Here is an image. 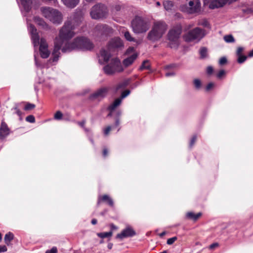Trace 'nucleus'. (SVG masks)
<instances>
[{"label": "nucleus", "mask_w": 253, "mask_h": 253, "mask_svg": "<svg viewBox=\"0 0 253 253\" xmlns=\"http://www.w3.org/2000/svg\"><path fill=\"white\" fill-rule=\"evenodd\" d=\"M128 83L127 81L119 83L116 87L115 91H118L120 89L125 88L128 84Z\"/></svg>", "instance_id": "473e14b6"}, {"label": "nucleus", "mask_w": 253, "mask_h": 253, "mask_svg": "<svg viewBox=\"0 0 253 253\" xmlns=\"http://www.w3.org/2000/svg\"><path fill=\"white\" fill-rule=\"evenodd\" d=\"M42 15L54 24H60L63 21V15L58 10L49 7L41 8Z\"/></svg>", "instance_id": "39448f33"}, {"label": "nucleus", "mask_w": 253, "mask_h": 253, "mask_svg": "<svg viewBox=\"0 0 253 253\" xmlns=\"http://www.w3.org/2000/svg\"><path fill=\"white\" fill-rule=\"evenodd\" d=\"M166 234V232H163L162 233H160L159 234V236L161 237H162L163 236H164V235H165Z\"/></svg>", "instance_id": "69168bd1"}, {"label": "nucleus", "mask_w": 253, "mask_h": 253, "mask_svg": "<svg viewBox=\"0 0 253 253\" xmlns=\"http://www.w3.org/2000/svg\"><path fill=\"white\" fill-rule=\"evenodd\" d=\"M130 93V91L128 90H126L124 91H123L122 93L121 96L120 97V98H122V100L126 97Z\"/></svg>", "instance_id": "79ce46f5"}, {"label": "nucleus", "mask_w": 253, "mask_h": 253, "mask_svg": "<svg viewBox=\"0 0 253 253\" xmlns=\"http://www.w3.org/2000/svg\"><path fill=\"white\" fill-rule=\"evenodd\" d=\"M111 129V127L110 126H107L104 130V133L105 135H108Z\"/></svg>", "instance_id": "09e8293b"}, {"label": "nucleus", "mask_w": 253, "mask_h": 253, "mask_svg": "<svg viewBox=\"0 0 253 253\" xmlns=\"http://www.w3.org/2000/svg\"><path fill=\"white\" fill-rule=\"evenodd\" d=\"M199 52L202 58H205L208 56V49L206 47H203L201 48Z\"/></svg>", "instance_id": "2f4dec72"}, {"label": "nucleus", "mask_w": 253, "mask_h": 253, "mask_svg": "<svg viewBox=\"0 0 253 253\" xmlns=\"http://www.w3.org/2000/svg\"><path fill=\"white\" fill-rule=\"evenodd\" d=\"M78 124L81 126L82 127H84V124H85V122L84 121H82V122H79L78 123Z\"/></svg>", "instance_id": "13d9d810"}, {"label": "nucleus", "mask_w": 253, "mask_h": 253, "mask_svg": "<svg viewBox=\"0 0 253 253\" xmlns=\"http://www.w3.org/2000/svg\"><path fill=\"white\" fill-rule=\"evenodd\" d=\"M222 63H227V59L226 56H222Z\"/></svg>", "instance_id": "5fc2aeb1"}, {"label": "nucleus", "mask_w": 253, "mask_h": 253, "mask_svg": "<svg viewBox=\"0 0 253 253\" xmlns=\"http://www.w3.org/2000/svg\"><path fill=\"white\" fill-rule=\"evenodd\" d=\"M111 228L112 230H114V229H117V227L114 225V224H112L111 225Z\"/></svg>", "instance_id": "0e129e2a"}, {"label": "nucleus", "mask_w": 253, "mask_h": 253, "mask_svg": "<svg viewBox=\"0 0 253 253\" xmlns=\"http://www.w3.org/2000/svg\"><path fill=\"white\" fill-rule=\"evenodd\" d=\"M106 7L101 4H97L92 7L90 14L92 18L98 19L105 17L107 14Z\"/></svg>", "instance_id": "1a4fd4ad"}, {"label": "nucleus", "mask_w": 253, "mask_h": 253, "mask_svg": "<svg viewBox=\"0 0 253 253\" xmlns=\"http://www.w3.org/2000/svg\"><path fill=\"white\" fill-rule=\"evenodd\" d=\"M95 30L96 32L101 34H107L111 32L112 31V29L110 27L104 25H97Z\"/></svg>", "instance_id": "a211bd4d"}, {"label": "nucleus", "mask_w": 253, "mask_h": 253, "mask_svg": "<svg viewBox=\"0 0 253 253\" xmlns=\"http://www.w3.org/2000/svg\"><path fill=\"white\" fill-rule=\"evenodd\" d=\"M140 70H150V64H141L140 67L139 68Z\"/></svg>", "instance_id": "e433bc0d"}, {"label": "nucleus", "mask_w": 253, "mask_h": 253, "mask_svg": "<svg viewBox=\"0 0 253 253\" xmlns=\"http://www.w3.org/2000/svg\"><path fill=\"white\" fill-rule=\"evenodd\" d=\"M9 129L6 125L4 122L2 121L0 127V138H3L8 135Z\"/></svg>", "instance_id": "6ab92c4d"}, {"label": "nucleus", "mask_w": 253, "mask_h": 253, "mask_svg": "<svg viewBox=\"0 0 253 253\" xmlns=\"http://www.w3.org/2000/svg\"><path fill=\"white\" fill-rule=\"evenodd\" d=\"M45 253H57V249L55 247H53L50 250H47Z\"/></svg>", "instance_id": "37998d69"}, {"label": "nucleus", "mask_w": 253, "mask_h": 253, "mask_svg": "<svg viewBox=\"0 0 253 253\" xmlns=\"http://www.w3.org/2000/svg\"><path fill=\"white\" fill-rule=\"evenodd\" d=\"M215 86V84L213 83H209L205 87V90L207 92L212 90Z\"/></svg>", "instance_id": "f704fd0d"}, {"label": "nucleus", "mask_w": 253, "mask_h": 253, "mask_svg": "<svg viewBox=\"0 0 253 253\" xmlns=\"http://www.w3.org/2000/svg\"><path fill=\"white\" fill-rule=\"evenodd\" d=\"M62 116H63L62 113L60 111H58L55 114L54 118L55 120H61L62 119Z\"/></svg>", "instance_id": "c9c22d12"}, {"label": "nucleus", "mask_w": 253, "mask_h": 253, "mask_svg": "<svg viewBox=\"0 0 253 253\" xmlns=\"http://www.w3.org/2000/svg\"><path fill=\"white\" fill-rule=\"evenodd\" d=\"M148 61L147 60H143L142 63L145 64V63H148Z\"/></svg>", "instance_id": "774afa93"}, {"label": "nucleus", "mask_w": 253, "mask_h": 253, "mask_svg": "<svg viewBox=\"0 0 253 253\" xmlns=\"http://www.w3.org/2000/svg\"><path fill=\"white\" fill-rule=\"evenodd\" d=\"M91 223L93 225L96 224L97 223V220L96 219H92Z\"/></svg>", "instance_id": "e2e57ef3"}, {"label": "nucleus", "mask_w": 253, "mask_h": 253, "mask_svg": "<svg viewBox=\"0 0 253 253\" xmlns=\"http://www.w3.org/2000/svg\"><path fill=\"white\" fill-rule=\"evenodd\" d=\"M206 72H207V74L208 75H211L212 74L213 72V68H212L211 66H208V67H207V71H206Z\"/></svg>", "instance_id": "a18cd8bd"}, {"label": "nucleus", "mask_w": 253, "mask_h": 253, "mask_svg": "<svg viewBox=\"0 0 253 253\" xmlns=\"http://www.w3.org/2000/svg\"><path fill=\"white\" fill-rule=\"evenodd\" d=\"M63 3L68 8H73L80 2V0H61Z\"/></svg>", "instance_id": "412c9836"}, {"label": "nucleus", "mask_w": 253, "mask_h": 253, "mask_svg": "<svg viewBox=\"0 0 253 253\" xmlns=\"http://www.w3.org/2000/svg\"><path fill=\"white\" fill-rule=\"evenodd\" d=\"M26 120L30 123H34L35 121V117L32 115H29L26 118Z\"/></svg>", "instance_id": "a19ab883"}, {"label": "nucleus", "mask_w": 253, "mask_h": 253, "mask_svg": "<svg viewBox=\"0 0 253 253\" xmlns=\"http://www.w3.org/2000/svg\"><path fill=\"white\" fill-rule=\"evenodd\" d=\"M134 50V48L133 47H129V48H128V49L127 50V51H126V53L127 54H129V53L130 52H132Z\"/></svg>", "instance_id": "864d4df0"}, {"label": "nucleus", "mask_w": 253, "mask_h": 253, "mask_svg": "<svg viewBox=\"0 0 253 253\" xmlns=\"http://www.w3.org/2000/svg\"><path fill=\"white\" fill-rule=\"evenodd\" d=\"M119 125H120V121L118 119H116V120L115 121V126L117 127V126H119Z\"/></svg>", "instance_id": "4d7b16f0"}, {"label": "nucleus", "mask_w": 253, "mask_h": 253, "mask_svg": "<svg viewBox=\"0 0 253 253\" xmlns=\"http://www.w3.org/2000/svg\"><path fill=\"white\" fill-rule=\"evenodd\" d=\"M219 246V244L217 243H213L211 245L209 248L211 250H214V249H215L216 248L218 247Z\"/></svg>", "instance_id": "de8ad7c7"}, {"label": "nucleus", "mask_w": 253, "mask_h": 253, "mask_svg": "<svg viewBox=\"0 0 253 253\" xmlns=\"http://www.w3.org/2000/svg\"><path fill=\"white\" fill-rule=\"evenodd\" d=\"M174 75V73L173 72H168L166 73V76L167 77H169L170 76H173Z\"/></svg>", "instance_id": "6e6d98bb"}, {"label": "nucleus", "mask_w": 253, "mask_h": 253, "mask_svg": "<svg viewBox=\"0 0 253 253\" xmlns=\"http://www.w3.org/2000/svg\"><path fill=\"white\" fill-rule=\"evenodd\" d=\"M73 28L70 22H66L60 29L58 37L55 39L54 48L50 57L51 62H57L60 57V49L67 42L64 41L68 40L73 38L75 35L73 32Z\"/></svg>", "instance_id": "f257e3e1"}, {"label": "nucleus", "mask_w": 253, "mask_h": 253, "mask_svg": "<svg viewBox=\"0 0 253 253\" xmlns=\"http://www.w3.org/2000/svg\"><path fill=\"white\" fill-rule=\"evenodd\" d=\"M21 5L26 12L30 11L31 8L32 0H20Z\"/></svg>", "instance_id": "5701e85b"}, {"label": "nucleus", "mask_w": 253, "mask_h": 253, "mask_svg": "<svg viewBox=\"0 0 253 253\" xmlns=\"http://www.w3.org/2000/svg\"><path fill=\"white\" fill-rule=\"evenodd\" d=\"M206 35L204 30L196 28L188 32L184 36V40L187 42L199 41Z\"/></svg>", "instance_id": "6e6552de"}, {"label": "nucleus", "mask_w": 253, "mask_h": 253, "mask_svg": "<svg viewBox=\"0 0 253 253\" xmlns=\"http://www.w3.org/2000/svg\"><path fill=\"white\" fill-rule=\"evenodd\" d=\"M13 110H14V113H16L18 116H20L21 114V111L17 108V107H15L14 108H13Z\"/></svg>", "instance_id": "3c124183"}, {"label": "nucleus", "mask_w": 253, "mask_h": 253, "mask_svg": "<svg viewBox=\"0 0 253 253\" xmlns=\"http://www.w3.org/2000/svg\"><path fill=\"white\" fill-rule=\"evenodd\" d=\"M97 57L100 63H107L109 61L111 62V63H120L119 58L117 57L112 58L110 53L104 49H101Z\"/></svg>", "instance_id": "9d476101"}, {"label": "nucleus", "mask_w": 253, "mask_h": 253, "mask_svg": "<svg viewBox=\"0 0 253 253\" xmlns=\"http://www.w3.org/2000/svg\"><path fill=\"white\" fill-rule=\"evenodd\" d=\"M224 41L228 43H234L235 42V39L232 34L225 35L223 38Z\"/></svg>", "instance_id": "bb28decb"}, {"label": "nucleus", "mask_w": 253, "mask_h": 253, "mask_svg": "<svg viewBox=\"0 0 253 253\" xmlns=\"http://www.w3.org/2000/svg\"><path fill=\"white\" fill-rule=\"evenodd\" d=\"M188 1L189 12L191 13L199 12L201 10L200 0H187Z\"/></svg>", "instance_id": "4468645a"}, {"label": "nucleus", "mask_w": 253, "mask_h": 253, "mask_svg": "<svg viewBox=\"0 0 253 253\" xmlns=\"http://www.w3.org/2000/svg\"><path fill=\"white\" fill-rule=\"evenodd\" d=\"M167 24L162 21L154 23L151 30L148 33L147 39L152 41H156L160 39L167 30Z\"/></svg>", "instance_id": "20e7f679"}, {"label": "nucleus", "mask_w": 253, "mask_h": 253, "mask_svg": "<svg viewBox=\"0 0 253 253\" xmlns=\"http://www.w3.org/2000/svg\"><path fill=\"white\" fill-rule=\"evenodd\" d=\"M14 237L13 234L9 232L7 234H5L4 240L5 244L7 245H9L10 242L13 240Z\"/></svg>", "instance_id": "cd10ccee"}, {"label": "nucleus", "mask_w": 253, "mask_h": 253, "mask_svg": "<svg viewBox=\"0 0 253 253\" xmlns=\"http://www.w3.org/2000/svg\"><path fill=\"white\" fill-rule=\"evenodd\" d=\"M101 201L106 202L111 207H113L114 206L112 199L107 195H104L102 196H100L98 197L97 204L99 205Z\"/></svg>", "instance_id": "4be33fe9"}, {"label": "nucleus", "mask_w": 253, "mask_h": 253, "mask_svg": "<svg viewBox=\"0 0 253 253\" xmlns=\"http://www.w3.org/2000/svg\"><path fill=\"white\" fill-rule=\"evenodd\" d=\"M7 251V248L5 246H0V253L5 252Z\"/></svg>", "instance_id": "8fccbe9b"}, {"label": "nucleus", "mask_w": 253, "mask_h": 253, "mask_svg": "<svg viewBox=\"0 0 253 253\" xmlns=\"http://www.w3.org/2000/svg\"><path fill=\"white\" fill-rule=\"evenodd\" d=\"M177 239L176 237H173L172 238L168 239L167 243L169 245H172L176 240Z\"/></svg>", "instance_id": "58836bf2"}, {"label": "nucleus", "mask_w": 253, "mask_h": 253, "mask_svg": "<svg viewBox=\"0 0 253 253\" xmlns=\"http://www.w3.org/2000/svg\"><path fill=\"white\" fill-rule=\"evenodd\" d=\"M122 32L124 34V35L126 38V39L128 41L132 42L134 41V39L132 38L128 31H125L124 29L122 31Z\"/></svg>", "instance_id": "c756f323"}, {"label": "nucleus", "mask_w": 253, "mask_h": 253, "mask_svg": "<svg viewBox=\"0 0 253 253\" xmlns=\"http://www.w3.org/2000/svg\"><path fill=\"white\" fill-rule=\"evenodd\" d=\"M129 64H106L103 70L107 75H112L123 71Z\"/></svg>", "instance_id": "9b49d317"}, {"label": "nucleus", "mask_w": 253, "mask_h": 253, "mask_svg": "<svg viewBox=\"0 0 253 253\" xmlns=\"http://www.w3.org/2000/svg\"><path fill=\"white\" fill-rule=\"evenodd\" d=\"M182 31L181 26L177 25L172 27L168 34L169 46L171 48L176 49L179 44V38Z\"/></svg>", "instance_id": "0eeeda50"}, {"label": "nucleus", "mask_w": 253, "mask_h": 253, "mask_svg": "<svg viewBox=\"0 0 253 253\" xmlns=\"http://www.w3.org/2000/svg\"><path fill=\"white\" fill-rule=\"evenodd\" d=\"M97 235L100 238H105L111 237L113 235V232L112 231H110L108 232L98 233L97 234Z\"/></svg>", "instance_id": "7c9ffc66"}, {"label": "nucleus", "mask_w": 253, "mask_h": 253, "mask_svg": "<svg viewBox=\"0 0 253 253\" xmlns=\"http://www.w3.org/2000/svg\"><path fill=\"white\" fill-rule=\"evenodd\" d=\"M217 77L219 78L221 77V71H219L217 74Z\"/></svg>", "instance_id": "338daca9"}, {"label": "nucleus", "mask_w": 253, "mask_h": 253, "mask_svg": "<svg viewBox=\"0 0 253 253\" xmlns=\"http://www.w3.org/2000/svg\"><path fill=\"white\" fill-rule=\"evenodd\" d=\"M149 20L139 16L135 17L131 21V28L134 33L141 34L146 32L150 27Z\"/></svg>", "instance_id": "423d86ee"}, {"label": "nucleus", "mask_w": 253, "mask_h": 253, "mask_svg": "<svg viewBox=\"0 0 253 253\" xmlns=\"http://www.w3.org/2000/svg\"><path fill=\"white\" fill-rule=\"evenodd\" d=\"M245 49V47L243 46H239L237 47L236 51V57L237 63H243L246 61L248 58L253 57V55H250L252 52L253 49L250 51L247 55H246L244 53Z\"/></svg>", "instance_id": "ddd939ff"}, {"label": "nucleus", "mask_w": 253, "mask_h": 253, "mask_svg": "<svg viewBox=\"0 0 253 253\" xmlns=\"http://www.w3.org/2000/svg\"><path fill=\"white\" fill-rule=\"evenodd\" d=\"M201 215L202 213L201 212L195 214L192 212H188L186 213V217L189 219L196 221L201 216Z\"/></svg>", "instance_id": "393cba45"}, {"label": "nucleus", "mask_w": 253, "mask_h": 253, "mask_svg": "<svg viewBox=\"0 0 253 253\" xmlns=\"http://www.w3.org/2000/svg\"><path fill=\"white\" fill-rule=\"evenodd\" d=\"M29 31L31 34V39L34 46H37L40 44V52L41 56L43 58H46L49 55V51L48 49V44L46 41L42 38L40 41V38L37 33V29L32 25L29 26Z\"/></svg>", "instance_id": "7ed1b4c3"}, {"label": "nucleus", "mask_w": 253, "mask_h": 253, "mask_svg": "<svg viewBox=\"0 0 253 253\" xmlns=\"http://www.w3.org/2000/svg\"><path fill=\"white\" fill-rule=\"evenodd\" d=\"M137 57V54L136 53H132V55L126 58L123 63H132Z\"/></svg>", "instance_id": "a878e982"}, {"label": "nucleus", "mask_w": 253, "mask_h": 253, "mask_svg": "<svg viewBox=\"0 0 253 253\" xmlns=\"http://www.w3.org/2000/svg\"><path fill=\"white\" fill-rule=\"evenodd\" d=\"M108 248L110 250H111L113 247V244L111 243H110L108 244Z\"/></svg>", "instance_id": "680f3d73"}, {"label": "nucleus", "mask_w": 253, "mask_h": 253, "mask_svg": "<svg viewBox=\"0 0 253 253\" xmlns=\"http://www.w3.org/2000/svg\"><path fill=\"white\" fill-rule=\"evenodd\" d=\"M34 21L37 24L41 26L42 28L45 29L48 28V25L42 18L36 17L34 18Z\"/></svg>", "instance_id": "b1692460"}, {"label": "nucleus", "mask_w": 253, "mask_h": 253, "mask_svg": "<svg viewBox=\"0 0 253 253\" xmlns=\"http://www.w3.org/2000/svg\"><path fill=\"white\" fill-rule=\"evenodd\" d=\"M35 107V105L31 103H28L26 104V105L25 106V110H29L34 109Z\"/></svg>", "instance_id": "ea45409f"}, {"label": "nucleus", "mask_w": 253, "mask_h": 253, "mask_svg": "<svg viewBox=\"0 0 253 253\" xmlns=\"http://www.w3.org/2000/svg\"><path fill=\"white\" fill-rule=\"evenodd\" d=\"M238 0H222V7L226 4H230Z\"/></svg>", "instance_id": "4c0bfd02"}, {"label": "nucleus", "mask_w": 253, "mask_h": 253, "mask_svg": "<svg viewBox=\"0 0 253 253\" xmlns=\"http://www.w3.org/2000/svg\"><path fill=\"white\" fill-rule=\"evenodd\" d=\"M109 88L106 87H101L90 95V98L101 99L105 97L108 92Z\"/></svg>", "instance_id": "dca6fc26"}, {"label": "nucleus", "mask_w": 253, "mask_h": 253, "mask_svg": "<svg viewBox=\"0 0 253 253\" xmlns=\"http://www.w3.org/2000/svg\"><path fill=\"white\" fill-rule=\"evenodd\" d=\"M108 155V150L107 149H104L103 151V155L104 157L107 156Z\"/></svg>", "instance_id": "603ef678"}, {"label": "nucleus", "mask_w": 253, "mask_h": 253, "mask_svg": "<svg viewBox=\"0 0 253 253\" xmlns=\"http://www.w3.org/2000/svg\"><path fill=\"white\" fill-rule=\"evenodd\" d=\"M93 47V44L88 39L81 37L66 42L62 47V51L69 52L77 50H90Z\"/></svg>", "instance_id": "f03ea898"}, {"label": "nucleus", "mask_w": 253, "mask_h": 253, "mask_svg": "<svg viewBox=\"0 0 253 253\" xmlns=\"http://www.w3.org/2000/svg\"><path fill=\"white\" fill-rule=\"evenodd\" d=\"M243 12L247 14H251L253 13V8L251 7H248L246 9H243Z\"/></svg>", "instance_id": "c03bdc74"}, {"label": "nucleus", "mask_w": 253, "mask_h": 253, "mask_svg": "<svg viewBox=\"0 0 253 253\" xmlns=\"http://www.w3.org/2000/svg\"><path fill=\"white\" fill-rule=\"evenodd\" d=\"M197 139V136L196 135H194L192 138L190 142V147H191L193 146V145L194 144L195 142H196Z\"/></svg>", "instance_id": "49530a36"}, {"label": "nucleus", "mask_w": 253, "mask_h": 253, "mask_svg": "<svg viewBox=\"0 0 253 253\" xmlns=\"http://www.w3.org/2000/svg\"><path fill=\"white\" fill-rule=\"evenodd\" d=\"M205 5L208 4L211 9H214L221 6V0H204Z\"/></svg>", "instance_id": "f3484780"}, {"label": "nucleus", "mask_w": 253, "mask_h": 253, "mask_svg": "<svg viewBox=\"0 0 253 253\" xmlns=\"http://www.w3.org/2000/svg\"><path fill=\"white\" fill-rule=\"evenodd\" d=\"M124 47L123 41L119 37L111 39L107 44L108 49L110 51L121 50Z\"/></svg>", "instance_id": "f8f14e48"}, {"label": "nucleus", "mask_w": 253, "mask_h": 253, "mask_svg": "<svg viewBox=\"0 0 253 253\" xmlns=\"http://www.w3.org/2000/svg\"><path fill=\"white\" fill-rule=\"evenodd\" d=\"M193 84L195 88L198 90L201 89L202 86V82L198 79H195L193 80Z\"/></svg>", "instance_id": "c85d7f7f"}, {"label": "nucleus", "mask_w": 253, "mask_h": 253, "mask_svg": "<svg viewBox=\"0 0 253 253\" xmlns=\"http://www.w3.org/2000/svg\"><path fill=\"white\" fill-rule=\"evenodd\" d=\"M135 234L134 230L130 226L123 230L121 233L118 234L116 238L123 240L124 238L132 237Z\"/></svg>", "instance_id": "2eb2a0df"}, {"label": "nucleus", "mask_w": 253, "mask_h": 253, "mask_svg": "<svg viewBox=\"0 0 253 253\" xmlns=\"http://www.w3.org/2000/svg\"><path fill=\"white\" fill-rule=\"evenodd\" d=\"M164 6L165 8L168 10L171 8L173 6V4L170 1H166L164 2Z\"/></svg>", "instance_id": "72a5a7b5"}, {"label": "nucleus", "mask_w": 253, "mask_h": 253, "mask_svg": "<svg viewBox=\"0 0 253 253\" xmlns=\"http://www.w3.org/2000/svg\"><path fill=\"white\" fill-rule=\"evenodd\" d=\"M51 3H53L55 5H56V4L58 2H57V0H49Z\"/></svg>", "instance_id": "052dcab7"}, {"label": "nucleus", "mask_w": 253, "mask_h": 253, "mask_svg": "<svg viewBox=\"0 0 253 253\" xmlns=\"http://www.w3.org/2000/svg\"><path fill=\"white\" fill-rule=\"evenodd\" d=\"M173 65H174V64H170V65H167V66H166L165 67V69H169V68H173Z\"/></svg>", "instance_id": "bf43d9fd"}, {"label": "nucleus", "mask_w": 253, "mask_h": 253, "mask_svg": "<svg viewBox=\"0 0 253 253\" xmlns=\"http://www.w3.org/2000/svg\"><path fill=\"white\" fill-rule=\"evenodd\" d=\"M122 100V98H118L108 107V109L110 112L108 115V116H111L112 115L113 112L121 104Z\"/></svg>", "instance_id": "aec40b11"}]
</instances>
